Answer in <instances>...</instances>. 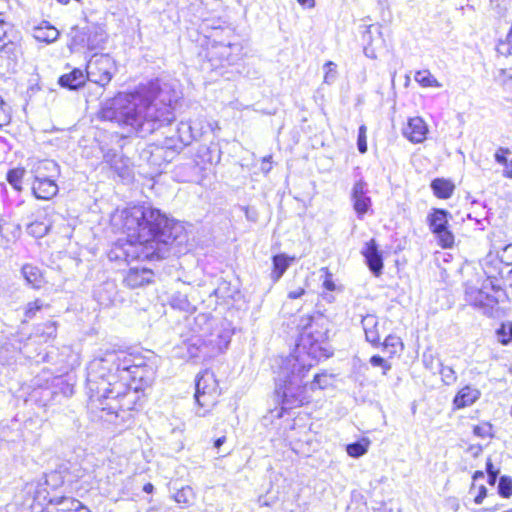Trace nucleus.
Masks as SVG:
<instances>
[{"label":"nucleus","mask_w":512,"mask_h":512,"mask_svg":"<svg viewBox=\"0 0 512 512\" xmlns=\"http://www.w3.org/2000/svg\"><path fill=\"white\" fill-rule=\"evenodd\" d=\"M153 372L142 358L121 350H105L87 368L89 407L107 422L125 420L135 404L136 393L129 381H146Z\"/></svg>","instance_id":"obj_1"},{"label":"nucleus","mask_w":512,"mask_h":512,"mask_svg":"<svg viewBox=\"0 0 512 512\" xmlns=\"http://www.w3.org/2000/svg\"><path fill=\"white\" fill-rule=\"evenodd\" d=\"M176 92L158 80L133 93H118L106 100L101 120L117 124L128 136L144 138L175 120Z\"/></svg>","instance_id":"obj_2"},{"label":"nucleus","mask_w":512,"mask_h":512,"mask_svg":"<svg viewBox=\"0 0 512 512\" xmlns=\"http://www.w3.org/2000/svg\"><path fill=\"white\" fill-rule=\"evenodd\" d=\"M123 227L132 242L142 245L146 258H165L171 249L186 241L181 224L168 219L159 209L149 205L134 206L125 211Z\"/></svg>","instance_id":"obj_3"},{"label":"nucleus","mask_w":512,"mask_h":512,"mask_svg":"<svg viewBox=\"0 0 512 512\" xmlns=\"http://www.w3.org/2000/svg\"><path fill=\"white\" fill-rule=\"evenodd\" d=\"M312 366V363H306L303 358L298 356H290L285 359L275 387V396L281 404L282 411L310 402V390L308 384L303 383V380Z\"/></svg>","instance_id":"obj_4"},{"label":"nucleus","mask_w":512,"mask_h":512,"mask_svg":"<svg viewBox=\"0 0 512 512\" xmlns=\"http://www.w3.org/2000/svg\"><path fill=\"white\" fill-rule=\"evenodd\" d=\"M465 299L487 317L502 318L506 315V309L502 306L507 299L506 292L491 278H487L480 288L467 286Z\"/></svg>","instance_id":"obj_5"},{"label":"nucleus","mask_w":512,"mask_h":512,"mask_svg":"<svg viewBox=\"0 0 512 512\" xmlns=\"http://www.w3.org/2000/svg\"><path fill=\"white\" fill-rule=\"evenodd\" d=\"M299 346L308 349V354L314 358L329 357L322 344L328 338L327 320L322 315L307 316L300 319Z\"/></svg>","instance_id":"obj_6"},{"label":"nucleus","mask_w":512,"mask_h":512,"mask_svg":"<svg viewBox=\"0 0 512 512\" xmlns=\"http://www.w3.org/2000/svg\"><path fill=\"white\" fill-rule=\"evenodd\" d=\"M221 391L214 373L210 370L201 372L195 384L194 398L198 409L196 415L207 416L218 403Z\"/></svg>","instance_id":"obj_7"},{"label":"nucleus","mask_w":512,"mask_h":512,"mask_svg":"<svg viewBox=\"0 0 512 512\" xmlns=\"http://www.w3.org/2000/svg\"><path fill=\"white\" fill-rule=\"evenodd\" d=\"M69 37V47L72 51H79L84 48L92 51L103 48L107 40V33L102 26L91 24L85 27H72Z\"/></svg>","instance_id":"obj_8"},{"label":"nucleus","mask_w":512,"mask_h":512,"mask_svg":"<svg viewBox=\"0 0 512 512\" xmlns=\"http://www.w3.org/2000/svg\"><path fill=\"white\" fill-rule=\"evenodd\" d=\"M117 68L108 54H94L86 66L87 80L105 87L110 83Z\"/></svg>","instance_id":"obj_9"},{"label":"nucleus","mask_w":512,"mask_h":512,"mask_svg":"<svg viewBox=\"0 0 512 512\" xmlns=\"http://www.w3.org/2000/svg\"><path fill=\"white\" fill-rule=\"evenodd\" d=\"M201 130V128H195L190 122H180L177 128L179 145L170 144L171 140H167L164 147L152 146L150 154L155 158L154 162H156V158L162 157L164 153L173 154L183 146L190 144L195 138L202 134Z\"/></svg>","instance_id":"obj_10"},{"label":"nucleus","mask_w":512,"mask_h":512,"mask_svg":"<svg viewBox=\"0 0 512 512\" xmlns=\"http://www.w3.org/2000/svg\"><path fill=\"white\" fill-rule=\"evenodd\" d=\"M449 216V212L444 209H434L428 216L429 227L443 248H449L454 244V235L448 229Z\"/></svg>","instance_id":"obj_11"},{"label":"nucleus","mask_w":512,"mask_h":512,"mask_svg":"<svg viewBox=\"0 0 512 512\" xmlns=\"http://www.w3.org/2000/svg\"><path fill=\"white\" fill-rule=\"evenodd\" d=\"M240 47L237 44H216L208 51V59L214 67L231 65L238 59Z\"/></svg>","instance_id":"obj_12"},{"label":"nucleus","mask_w":512,"mask_h":512,"mask_svg":"<svg viewBox=\"0 0 512 512\" xmlns=\"http://www.w3.org/2000/svg\"><path fill=\"white\" fill-rule=\"evenodd\" d=\"M368 194V184L362 178L357 180L351 190V202L359 219H362L372 206V200Z\"/></svg>","instance_id":"obj_13"},{"label":"nucleus","mask_w":512,"mask_h":512,"mask_svg":"<svg viewBox=\"0 0 512 512\" xmlns=\"http://www.w3.org/2000/svg\"><path fill=\"white\" fill-rule=\"evenodd\" d=\"M361 253L364 256L365 262L370 271L375 276L381 275L383 270V257L378 249L376 241L371 239L366 242Z\"/></svg>","instance_id":"obj_14"},{"label":"nucleus","mask_w":512,"mask_h":512,"mask_svg":"<svg viewBox=\"0 0 512 512\" xmlns=\"http://www.w3.org/2000/svg\"><path fill=\"white\" fill-rule=\"evenodd\" d=\"M427 133L428 126L421 117L410 118L403 128V135L412 143H422Z\"/></svg>","instance_id":"obj_15"},{"label":"nucleus","mask_w":512,"mask_h":512,"mask_svg":"<svg viewBox=\"0 0 512 512\" xmlns=\"http://www.w3.org/2000/svg\"><path fill=\"white\" fill-rule=\"evenodd\" d=\"M154 273L147 268L132 267L124 277V284L132 289L142 287L152 282Z\"/></svg>","instance_id":"obj_16"},{"label":"nucleus","mask_w":512,"mask_h":512,"mask_svg":"<svg viewBox=\"0 0 512 512\" xmlns=\"http://www.w3.org/2000/svg\"><path fill=\"white\" fill-rule=\"evenodd\" d=\"M32 191L37 199L49 200L57 194L58 186L50 178L36 176L32 184Z\"/></svg>","instance_id":"obj_17"},{"label":"nucleus","mask_w":512,"mask_h":512,"mask_svg":"<svg viewBox=\"0 0 512 512\" xmlns=\"http://www.w3.org/2000/svg\"><path fill=\"white\" fill-rule=\"evenodd\" d=\"M365 338L373 346L377 347L380 345V334L378 330V319L374 315H366L361 321Z\"/></svg>","instance_id":"obj_18"},{"label":"nucleus","mask_w":512,"mask_h":512,"mask_svg":"<svg viewBox=\"0 0 512 512\" xmlns=\"http://www.w3.org/2000/svg\"><path fill=\"white\" fill-rule=\"evenodd\" d=\"M481 392L472 386L463 387L455 396L453 404L457 409L471 406L480 398Z\"/></svg>","instance_id":"obj_19"},{"label":"nucleus","mask_w":512,"mask_h":512,"mask_svg":"<svg viewBox=\"0 0 512 512\" xmlns=\"http://www.w3.org/2000/svg\"><path fill=\"white\" fill-rule=\"evenodd\" d=\"M87 80V73L78 68L73 69L70 73L64 74L59 78V84L61 87L75 90L80 88Z\"/></svg>","instance_id":"obj_20"},{"label":"nucleus","mask_w":512,"mask_h":512,"mask_svg":"<svg viewBox=\"0 0 512 512\" xmlns=\"http://www.w3.org/2000/svg\"><path fill=\"white\" fill-rule=\"evenodd\" d=\"M186 349V356L190 359L207 355V346L199 336H193L183 343Z\"/></svg>","instance_id":"obj_21"},{"label":"nucleus","mask_w":512,"mask_h":512,"mask_svg":"<svg viewBox=\"0 0 512 512\" xmlns=\"http://www.w3.org/2000/svg\"><path fill=\"white\" fill-rule=\"evenodd\" d=\"M21 271L27 284L31 285V287L39 289L44 283L43 275L38 267L31 264H25Z\"/></svg>","instance_id":"obj_22"},{"label":"nucleus","mask_w":512,"mask_h":512,"mask_svg":"<svg viewBox=\"0 0 512 512\" xmlns=\"http://www.w3.org/2000/svg\"><path fill=\"white\" fill-rule=\"evenodd\" d=\"M116 293V285L113 282L101 284L94 292L97 301L102 305H109L113 302Z\"/></svg>","instance_id":"obj_23"},{"label":"nucleus","mask_w":512,"mask_h":512,"mask_svg":"<svg viewBox=\"0 0 512 512\" xmlns=\"http://www.w3.org/2000/svg\"><path fill=\"white\" fill-rule=\"evenodd\" d=\"M294 257L289 258L285 254H278L273 257V271L271 277L277 282L290 266V262L294 261Z\"/></svg>","instance_id":"obj_24"},{"label":"nucleus","mask_w":512,"mask_h":512,"mask_svg":"<svg viewBox=\"0 0 512 512\" xmlns=\"http://www.w3.org/2000/svg\"><path fill=\"white\" fill-rule=\"evenodd\" d=\"M431 189L438 198L447 199L452 195L454 185L446 179L437 178L431 182Z\"/></svg>","instance_id":"obj_25"},{"label":"nucleus","mask_w":512,"mask_h":512,"mask_svg":"<svg viewBox=\"0 0 512 512\" xmlns=\"http://www.w3.org/2000/svg\"><path fill=\"white\" fill-rule=\"evenodd\" d=\"M415 81L423 87H442V84L438 82L429 70L418 71L415 74Z\"/></svg>","instance_id":"obj_26"},{"label":"nucleus","mask_w":512,"mask_h":512,"mask_svg":"<svg viewBox=\"0 0 512 512\" xmlns=\"http://www.w3.org/2000/svg\"><path fill=\"white\" fill-rule=\"evenodd\" d=\"M170 304L173 308L184 312H192L194 310V307L189 302L187 296L179 292L172 295Z\"/></svg>","instance_id":"obj_27"},{"label":"nucleus","mask_w":512,"mask_h":512,"mask_svg":"<svg viewBox=\"0 0 512 512\" xmlns=\"http://www.w3.org/2000/svg\"><path fill=\"white\" fill-rule=\"evenodd\" d=\"M59 36V32L56 28L52 26L39 27L36 29L35 37L36 39L44 42H52L55 41Z\"/></svg>","instance_id":"obj_28"},{"label":"nucleus","mask_w":512,"mask_h":512,"mask_svg":"<svg viewBox=\"0 0 512 512\" xmlns=\"http://www.w3.org/2000/svg\"><path fill=\"white\" fill-rule=\"evenodd\" d=\"M24 174L25 170L23 168H14L8 171L6 179L15 190L21 191Z\"/></svg>","instance_id":"obj_29"},{"label":"nucleus","mask_w":512,"mask_h":512,"mask_svg":"<svg viewBox=\"0 0 512 512\" xmlns=\"http://www.w3.org/2000/svg\"><path fill=\"white\" fill-rule=\"evenodd\" d=\"M498 341L502 345H508L512 342V322H504L496 331Z\"/></svg>","instance_id":"obj_30"},{"label":"nucleus","mask_w":512,"mask_h":512,"mask_svg":"<svg viewBox=\"0 0 512 512\" xmlns=\"http://www.w3.org/2000/svg\"><path fill=\"white\" fill-rule=\"evenodd\" d=\"M49 228V224L35 221L27 226V233L36 238H41L48 233Z\"/></svg>","instance_id":"obj_31"},{"label":"nucleus","mask_w":512,"mask_h":512,"mask_svg":"<svg viewBox=\"0 0 512 512\" xmlns=\"http://www.w3.org/2000/svg\"><path fill=\"white\" fill-rule=\"evenodd\" d=\"M331 384V378L326 373L316 374L313 380L308 384L310 391H315L316 389H325Z\"/></svg>","instance_id":"obj_32"},{"label":"nucleus","mask_w":512,"mask_h":512,"mask_svg":"<svg viewBox=\"0 0 512 512\" xmlns=\"http://www.w3.org/2000/svg\"><path fill=\"white\" fill-rule=\"evenodd\" d=\"M346 451L349 456L353 458H359L367 453L368 451V443H363L360 441L348 444L346 447Z\"/></svg>","instance_id":"obj_33"},{"label":"nucleus","mask_w":512,"mask_h":512,"mask_svg":"<svg viewBox=\"0 0 512 512\" xmlns=\"http://www.w3.org/2000/svg\"><path fill=\"white\" fill-rule=\"evenodd\" d=\"M437 366L440 368L439 373L442 377V381L446 385H451L456 381V373L452 367L444 366L440 362H437Z\"/></svg>","instance_id":"obj_34"},{"label":"nucleus","mask_w":512,"mask_h":512,"mask_svg":"<svg viewBox=\"0 0 512 512\" xmlns=\"http://www.w3.org/2000/svg\"><path fill=\"white\" fill-rule=\"evenodd\" d=\"M498 493L503 498H509L512 495V479L508 476H501L498 483Z\"/></svg>","instance_id":"obj_35"},{"label":"nucleus","mask_w":512,"mask_h":512,"mask_svg":"<svg viewBox=\"0 0 512 512\" xmlns=\"http://www.w3.org/2000/svg\"><path fill=\"white\" fill-rule=\"evenodd\" d=\"M38 331L41 336L45 337V340L56 337L57 334V324L54 321H48L39 326Z\"/></svg>","instance_id":"obj_36"},{"label":"nucleus","mask_w":512,"mask_h":512,"mask_svg":"<svg viewBox=\"0 0 512 512\" xmlns=\"http://www.w3.org/2000/svg\"><path fill=\"white\" fill-rule=\"evenodd\" d=\"M11 107L5 103L0 96V127L6 126L11 122L12 113Z\"/></svg>","instance_id":"obj_37"},{"label":"nucleus","mask_w":512,"mask_h":512,"mask_svg":"<svg viewBox=\"0 0 512 512\" xmlns=\"http://www.w3.org/2000/svg\"><path fill=\"white\" fill-rule=\"evenodd\" d=\"M323 68L325 70L324 82L327 84L333 83L337 77V65L332 61H328Z\"/></svg>","instance_id":"obj_38"},{"label":"nucleus","mask_w":512,"mask_h":512,"mask_svg":"<svg viewBox=\"0 0 512 512\" xmlns=\"http://www.w3.org/2000/svg\"><path fill=\"white\" fill-rule=\"evenodd\" d=\"M370 364L373 367H381L383 369V375H386L387 372L391 369V364L379 355L372 356L370 358Z\"/></svg>","instance_id":"obj_39"},{"label":"nucleus","mask_w":512,"mask_h":512,"mask_svg":"<svg viewBox=\"0 0 512 512\" xmlns=\"http://www.w3.org/2000/svg\"><path fill=\"white\" fill-rule=\"evenodd\" d=\"M357 147L360 153H365L367 151L366 127L364 125L359 128Z\"/></svg>","instance_id":"obj_40"},{"label":"nucleus","mask_w":512,"mask_h":512,"mask_svg":"<svg viewBox=\"0 0 512 512\" xmlns=\"http://www.w3.org/2000/svg\"><path fill=\"white\" fill-rule=\"evenodd\" d=\"M486 472L488 474V483L494 485L496 483L499 470L494 469L493 463L490 458L486 462Z\"/></svg>","instance_id":"obj_41"},{"label":"nucleus","mask_w":512,"mask_h":512,"mask_svg":"<svg viewBox=\"0 0 512 512\" xmlns=\"http://www.w3.org/2000/svg\"><path fill=\"white\" fill-rule=\"evenodd\" d=\"M192 497V489L189 487L182 488L181 490L177 491L175 494V500L178 503H189L190 498Z\"/></svg>","instance_id":"obj_42"},{"label":"nucleus","mask_w":512,"mask_h":512,"mask_svg":"<svg viewBox=\"0 0 512 512\" xmlns=\"http://www.w3.org/2000/svg\"><path fill=\"white\" fill-rule=\"evenodd\" d=\"M42 306H43V303L39 299L28 303L26 310H25L26 317L33 318L35 316L36 312L39 311L42 308Z\"/></svg>","instance_id":"obj_43"},{"label":"nucleus","mask_w":512,"mask_h":512,"mask_svg":"<svg viewBox=\"0 0 512 512\" xmlns=\"http://www.w3.org/2000/svg\"><path fill=\"white\" fill-rule=\"evenodd\" d=\"M509 153L510 150L508 148L500 147L494 155L496 162L504 166L509 161L506 157Z\"/></svg>","instance_id":"obj_44"},{"label":"nucleus","mask_w":512,"mask_h":512,"mask_svg":"<svg viewBox=\"0 0 512 512\" xmlns=\"http://www.w3.org/2000/svg\"><path fill=\"white\" fill-rule=\"evenodd\" d=\"M491 426L488 424L477 425L474 427L473 432L476 436L485 438L490 436Z\"/></svg>","instance_id":"obj_45"},{"label":"nucleus","mask_w":512,"mask_h":512,"mask_svg":"<svg viewBox=\"0 0 512 512\" xmlns=\"http://www.w3.org/2000/svg\"><path fill=\"white\" fill-rule=\"evenodd\" d=\"M400 343V339L396 336L389 335L385 338L384 342L382 343L383 347L385 349H389L396 347Z\"/></svg>","instance_id":"obj_46"},{"label":"nucleus","mask_w":512,"mask_h":512,"mask_svg":"<svg viewBox=\"0 0 512 512\" xmlns=\"http://www.w3.org/2000/svg\"><path fill=\"white\" fill-rule=\"evenodd\" d=\"M486 496H487V488L484 485H481L479 487V493L475 497L474 502L479 505L483 502V500L485 499Z\"/></svg>","instance_id":"obj_47"},{"label":"nucleus","mask_w":512,"mask_h":512,"mask_svg":"<svg viewBox=\"0 0 512 512\" xmlns=\"http://www.w3.org/2000/svg\"><path fill=\"white\" fill-rule=\"evenodd\" d=\"M305 294V289L302 288V287H299L295 290H292L288 293V297L290 299H298L300 298L301 296H303Z\"/></svg>","instance_id":"obj_48"},{"label":"nucleus","mask_w":512,"mask_h":512,"mask_svg":"<svg viewBox=\"0 0 512 512\" xmlns=\"http://www.w3.org/2000/svg\"><path fill=\"white\" fill-rule=\"evenodd\" d=\"M503 175H504L505 177H507V178L512 179V160H509V161L504 165Z\"/></svg>","instance_id":"obj_49"},{"label":"nucleus","mask_w":512,"mask_h":512,"mask_svg":"<svg viewBox=\"0 0 512 512\" xmlns=\"http://www.w3.org/2000/svg\"><path fill=\"white\" fill-rule=\"evenodd\" d=\"M117 154L113 151H108L106 154H104V160L108 163H111L113 162V158L116 157Z\"/></svg>","instance_id":"obj_50"},{"label":"nucleus","mask_w":512,"mask_h":512,"mask_svg":"<svg viewBox=\"0 0 512 512\" xmlns=\"http://www.w3.org/2000/svg\"><path fill=\"white\" fill-rule=\"evenodd\" d=\"M324 287L329 290V291H333L335 289V284L333 283L332 280L330 279H326L323 283Z\"/></svg>","instance_id":"obj_51"},{"label":"nucleus","mask_w":512,"mask_h":512,"mask_svg":"<svg viewBox=\"0 0 512 512\" xmlns=\"http://www.w3.org/2000/svg\"><path fill=\"white\" fill-rule=\"evenodd\" d=\"M226 441V437L225 436H222V437H219L218 439H216L214 441V447L215 448H220Z\"/></svg>","instance_id":"obj_52"},{"label":"nucleus","mask_w":512,"mask_h":512,"mask_svg":"<svg viewBox=\"0 0 512 512\" xmlns=\"http://www.w3.org/2000/svg\"><path fill=\"white\" fill-rule=\"evenodd\" d=\"M297 1L299 2V4L306 5L309 8H312L315 6L314 0H297Z\"/></svg>","instance_id":"obj_53"},{"label":"nucleus","mask_w":512,"mask_h":512,"mask_svg":"<svg viewBox=\"0 0 512 512\" xmlns=\"http://www.w3.org/2000/svg\"><path fill=\"white\" fill-rule=\"evenodd\" d=\"M154 489V486L151 484V483H146L144 486H143V491L146 492V493H152Z\"/></svg>","instance_id":"obj_54"},{"label":"nucleus","mask_w":512,"mask_h":512,"mask_svg":"<svg viewBox=\"0 0 512 512\" xmlns=\"http://www.w3.org/2000/svg\"><path fill=\"white\" fill-rule=\"evenodd\" d=\"M484 478V472L483 471H476L474 474H473V480L476 481L478 479H482Z\"/></svg>","instance_id":"obj_55"},{"label":"nucleus","mask_w":512,"mask_h":512,"mask_svg":"<svg viewBox=\"0 0 512 512\" xmlns=\"http://www.w3.org/2000/svg\"><path fill=\"white\" fill-rule=\"evenodd\" d=\"M43 164L46 169H49L50 167H57V164L54 161H45Z\"/></svg>","instance_id":"obj_56"},{"label":"nucleus","mask_w":512,"mask_h":512,"mask_svg":"<svg viewBox=\"0 0 512 512\" xmlns=\"http://www.w3.org/2000/svg\"><path fill=\"white\" fill-rule=\"evenodd\" d=\"M364 52H365L366 56H368L370 58H376V55L374 54V52L373 51L370 52L368 48H365Z\"/></svg>","instance_id":"obj_57"},{"label":"nucleus","mask_w":512,"mask_h":512,"mask_svg":"<svg viewBox=\"0 0 512 512\" xmlns=\"http://www.w3.org/2000/svg\"><path fill=\"white\" fill-rule=\"evenodd\" d=\"M507 280L510 282V285L512 286V269L507 274Z\"/></svg>","instance_id":"obj_58"},{"label":"nucleus","mask_w":512,"mask_h":512,"mask_svg":"<svg viewBox=\"0 0 512 512\" xmlns=\"http://www.w3.org/2000/svg\"><path fill=\"white\" fill-rule=\"evenodd\" d=\"M60 4L66 5L69 3V0H57Z\"/></svg>","instance_id":"obj_59"},{"label":"nucleus","mask_w":512,"mask_h":512,"mask_svg":"<svg viewBox=\"0 0 512 512\" xmlns=\"http://www.w3.org/2000/svg\"><path fill=\"white\" fill-rule=\"evenodd\" d=\"M246 217L249 219L248 208H245Z\"/></svg>","instance_id":"obj_60"},{"label":"nucleus","mask_w":512,"mask_h":512,"mask_svg":"<svg viewBox=\"0 0 512 512\" xmlns=\"http://www.w3.org/2000/svg\"><path fill=\"white\" fill-rule=\"evenodd\" d=\"M481 450V447H478L477 448V452H475V455H477V453Z\"/></svg>","instance_id":"obj_61"},{"label":"nucleus","mask_w":512,"mask_h":512,"mask_svg":"<svg viewBox=\"0 0 512 512\" xmlns=\"http://www.w3.org/2000/svg\"><path fill=\"white\" fill-rule=\"evenodd\" d=\"M509 372L512 374V366L509 368Z\"/></svg>","instance_id":"obj_62"},{"label":"nucleus","mask_w":512,"mask_h":512,"mask_svg":"<svg viewBox=\"0 0 512 512\" xmlns=\"http://www.w3.org/2000/svg\"><path fill=\"white\" fill-rule=\"evenodd\" d=\"M78 2H80L81 0H77Z\"/></svg>","instance_id":"obj_63"}]
</instances>
